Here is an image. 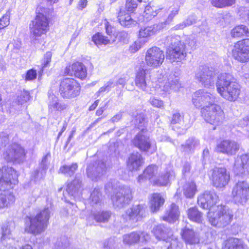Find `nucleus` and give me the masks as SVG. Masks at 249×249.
I'll list each match as a JSON object with an SVG mask.
<instances>
[{"label":"nucleus","instance_id":"obj_1","mask_svg":"<svg viewBox=\"0 0 249 249\" xmlns=\"http://www.w3.org/2000/svg\"><path fill=\"white\" fill-rule=\"evenodd\" d=\"M18 176L12 167H3L0 169V190L3 192L0 194V209L7 207L15 201L13 195L6 191L13 187L17 181Z\"/></svg>","mask_w":249,"mask_h":249},{"label":"nucleus","instance_id":"obj_2","mask_svg":"<svg viewBox=\"0 0 249 249\" xmlns=\"http://www.w3.org/2000/svg\"><path fill=\"white\" fill-rule=\"evenodd\" d=\"M234 80L230 74L223 73L218 75L216 82L218 93L230 101L236 100L240 93V86Z\"/></svg>","mask_w":249,"mask_h":249},{"label":"nucleus","instance_id":"obj_3","mask_svg":"<svg viewBox=\"0 0 249 249\" xmlns=\"http://www.w3.org/2000/svg\"><path fill=\"white\" fill-rule=\"evenodd\" d=\"M50 213V209L47 207L36 216L27 217L25 220V231L35 235L43 232L47 227Z\"/></svg>","mask_w":249,"mask_h":249},{"label":"nucleus","instance_id":"obj_4","mask_svg":"<svg viewBox=\"0 0 249 249\" xmlns=\"http://www.w3.org/2000/svg\"><path fill=\"white\" fill-rule=\"evenodd\" d=\"M164 43L168 45L166 51V58L171 62H180L187 56L185 43L180 40L178 36H168Z\"/></svg>","mask_w":249,"mask_h":249},{"label":"nucleus","instance_id":"obj_5","mask_svg":"<svg viewBox=\"0 0 249 249\" xmlns=\"http://www.w3.org/2000/svg\"><path fill=\"white\" fill-rule=\"evenodd\" d=\"M209 223L213 226L223 228L230 224L233 214L230 209L222 205H217L208 213Z\"/></svg>","mask_w":249,"mask_h":249},{"label":"nucleus","instance_id":"obj_6","mask_svg":"<svg viewBox=\"0 0 249 249\" xmlns=\"http://www.w3.org/2000/svg\"><path fill=\"white\" fill-rule=\"evenodd\" d=\"M47 10L41 6L37 7V15L33 22V26L31 28V33L35 38L45 34L49 30V22L46 17V11Z\"/></svg>","mask_w":249,"mask_h":249},{"label":"nucleus","instance_id":"obj_7","mask_svg":"<svg viewBox=\"0 0 249 249\" xmlns=\"http://www.w3.org/2000/svg\"><path fill=\"white\" fill-rule=\"evenodd\" d=\"M201 113L206 122L215 126L220 124L225 117L221 107L214 103L207 107V108H202Z\"/></svg>","mask_w":249,"mask_h":249},{"label":"nucleus","instance_id":"obj_8","mask_svg":"<svg viewBox=\"0 0 249 249\" xmlns=\"http://www.w3.org/2000/svg\"><path fill=\"white\" fill-rule=\"evenodd\" d=\"M132 143L141 152L148 154H152L157 150L156 145L152 143L147 131L143 129L135 136Z\"/></svg>","mask_w":249,"mask_h":249},{"label":"nucleus","instance_id":"obj_9","mask_svg":"<svg viewBox=\"0 0 249 249\" xmlns=\"http://www.w3.org/2000/svg\"><path fill=\"white\" fill-rule=\"evenodd\" d=\"M79 84L73 78H65L60 84L59 92L65 98H74L80 94Z\"/></svg>","mask_w":249,"mask_h":249},{"label":"nucleus","instance_id":"obj_10","mask_svg":"<svg viewBox=\"0 0 249 249\" xmlns=\"http://www.w3.org/2000/svg\"><path fill=\"white\" fill-rule=\"evenodd\" d=\"M232 56L235 60L241 63L249 61V38L234 43L232 49Z\"/></svg>","mask_w":249,"mask_h":249},{"label":"nucleus","instance_id":"obj_11","mask_svg":"<svg viewBox=\"0 0 249 249\" xmlns=\"http://www.w3.org/2000/svg\"><path fill=\"white\" fill-rule=\"evenodd\" d=\"M133 198L131 189L126 186L121 187L111 196V200L115 207L122 208L128 204Z\"/></svg>","mask_w":249,"mask_h":249},{"label":"nucleus","instance_id":"obj_12","mask_svg":"<svg viewBox=\"0 0 249 249\" xmlns=\"http://www.w3.org/2000/svg\"><path fill=\"white\" fill-rule=\"evenodd\" d=\"M249 185L244 180L238 181L233 186L231 192L233 201L238 204L243 205L248 199Z\"/></svg>","mask_w":249,"mask_h":249},{"label":"nucleus","instance_id":"obj_13","mask_svg":"<svg viewBox=\"0 0 249 249\" xmlns=\"http://www.w3.org/2000/svg\"><path fill=\"white\" fill-rule=\"evenodd\" d=\"M214 96L205 89H199L192 96L193 104L196 108H207V107L214 104Z\"/></svg>","mask_w":249,"mask_h":249},{"label":"nucleus","instance_id":"obj_14","mask_svg":"<svg viewBox=\"0 0 249 249\" xmlns=\"http://www.w3.org/2000/svg\"><path fill=\"white\" fill-rule=\"evenodd\" d=\"M163 52L159 48L153 47L148 49L145 56V61L147 66L157 68L164 61Z\"/></svg>","mask_w":249,"mask_h":249},{"label":"nucleus","instance_id":"obj_15","mask_svg":"<svg viewBox=\"0 0 249 249\" xmlns=\"http://www.w3.org/2000/svg\"><path fill=\"white\" fill-rule=\"evenodd\" d=\"M215 73L212 67L201 66L196 74V78L206 88L214 87Z\"/></svg>","mask_w":249,"mask_h":249},{"label":"nucleus","instance_id":"obj_16","mask_svg":"<svg viewBox=\"0 0 249 249\" xmlns=\"http://www.w3.org/2000/svg\"><path fill=\"white\" fill-rule=\"evenodd\" d=\"M230 176L225 167H215L212 174L213 185L216 188H222L227 185L230 180Z\"/></svg>","mask_w":249,"mask_h":249},{"label":"nucleus","instance_id":"obj_17","mask_svg":"<svg viewBox=\"0 0 249 249\" xmlns=\"http://www.w3.org/2000/svg\"><path fill=\"white\" fill-rule=\"evenodd\" d=\"M218 197L216 194L212 191H206L198 197V204L204 209H209V211L217 206Z\"/></svg>","mask_w":249,"mask_h":249},{"label":"nucleus","instance_id":"obj_18","mask_svg":"<svg viewBox=\"0 0 249 249\" xmlns=\"http://www.w3.org/2000/svg\"><path fill=\"white\" fill-rule=\"evenodd\" d=\"M24 156V149L17 144L9 146L3 153V157L7 161L19 162L23 160Z\"/></svg>","mask_w":249,"mask_h":249},{"label":"nucleus","instance_id":"obj_19","mask_svg":"<svg viewBox=\"0 0 249 249\" xmlns=\"http://www.w3.org/2000/svg\"><path fill=\"white\" fill-rule=\"evenodd\" d=\"M240 144L238 142L226 140L221 142L216 147V151L226 154L228 156H233L236 154L239 150Z\"/></svg>","mask_w":249,"mask_h":249},{"label":"nucleus","instance_id":"obj_20","mask_svg":"<svg viewBox=\"0 0 249 249\" xmlns=\"http://www.w3.org/2000/svg\"><path fill=\"white\" fill-rule=\"evenodd\" d=\"M146 207L142 204L133 205L126 211V219L132 222L140 221L145 214Z\"/></svg>","mask_w":249,"mask_h":249},{"label":"nucleus","instance_id":"obj_21","mask_svg":"<svg viewBox=\"0 0 249 249\" xmlns=\"http://www.w3.org/2000/svg\"><path fill=\"white\" fill-rule=\"evenodd\" d=\"M1 237L0 240V248L1 249H17L14 247L15 244V239L11 237L10 228L7 225H3L2 228Z\"/></svg>","mask_w":249,"mask_h":249},{"label":"nucleus","instance_id":"obj_22","mask_svg":"<svg viewBox=\"0 0 249 249\" xmlns=\"http://www.w3.org/2000/svg\"><path fill=\"white\" fill-rule=\"evenodd\" d=\"M48 110L50 112H62L68 108V105L60 101L51 90L48 91Z\"/></svg>","mask_w":249,"mask_h":249},{"label":"nucleus","instance_id":"obj_23","mask_svg":"<svg viewBox=\"0 0 249 249\" xmlns=\"http://www.w3.org/2000/svg\"><path fill=\"white\" fill-rule=\"evenodd\" d=\"M236 174H249V154H243L237 157L233 167Z\"/></svg>","mask_w":249,"mask_h":249},{"label":"nucleus","instance_id":"obj_24","mask_svg":"<svg viewBox=\"0 0 249 249\" xmlns=\"http://www.w3.org/2000/svg\"><path fill=\"white\" fill-rule=\"evenodd\" d=\"M158 176V166L155 164H151L145 169L142 175L139 176L138 181L141 183L148 179L154 184V180L157 179Z\"/></svg>","mask_w":249,"mask_h":249},{"label":"nucleus","instance_id":"obj_25","mask_svg":"<svg viewBox=\"0 0 249 249\" xmlns=\"http://www.w3.org/2000/svg\"><path fill=\"white\" fill-rule=\"evenodd\" d=\"M96 166L91 167L89 166L87 169L88 177L93 181H97L106 172V164L103 161H98Z\"/></svg>","mask_w":249,"mask_h":249},{"label":"nucleus","instance_id":"obj_26","mask_svg":"<svg viewBox=\"0 0 249 249\" xmlns=\"http://www.w3.org/2000/svg\"><path fill=\"white\" fill-rule=\"evenodd\" d=\"M149 239V234L144 232L141 233L132 232L123 236L124 243L128 245L137 243L140 240L142 242H146Z\"/></svg>","mask_w":249,"mask_h":249},{"label":"nucleus","instance_id":"obj_27","mask_svg":"<svg viewBox=\"0 0 249 249\" xmlns=\"http://www.w3.org/2000/svg\"><path fill=\"white\" fill-rule=\"evenodd\" d=\"M180 234L182 239L186 244L195 245L199 243V235L192 229L184 228L181 230Z\"/></svg>","mask_w":249,"mask_h":249},{"label":"nucleus","instance_id":"obj_28","mask_svg":"<svg viewBox=\"0 0 249 249\" xmlns=\"http://www.w3.org/2000/svg\"><path fill=\"white\" fill-rule=\"evenodd\" d=\"M163 28V23H158L142 27L139 30V37L143 40H148V38L159 32Z\"/></svg>","mask_w":249,"mask_h":249},{"label":"nucleus","instance_id":"obj_29","mask_svg":"<svg viewBox=\"0 0 249 249\" xmlns=\"http://www.w3.org/2000/svg\"><path fill=\"white\" fill-rule=\"evenodd\" d=\"M181 88V84L179 77L175 73L170 74L163 86V90L165 92H170L177 91Z\"/></svg>","mask_w":249,"mask_h":249},{"label":"nucleus","instance_id":"obj_30","mask_svg":"<svg viewBox=\"0 0 249 249\" xmlns=\"http://www.w3.org/2000/svg\"><path fill=\"white\" fill-rule=\"evenodd\" d=\"M144 163V159L139 152L131 154L127 160V167L131 171L139 170Z\"/></svg>","mask_w":249,"mask_h":249},{"label":"nucleus","instance_id":"obj_31","mask_svg":"<svg viewBox=\"0 0 249 249\" xmlns=\"http://www.w3.org/2000/svg\"><path fill=\"white\" fill-rule=\"evenodd\" d=\"M82 189V180L78 177L70 184L66 188V193H64V196L66 197V194L74 197L78 196L80 194Z\"/></svg>","mask_w":249,"mask_h":249},{"label":"nucleus","instance_id":"obj_32","mask_svg":"<svg viewBox=\"0 0 249 249\" xmlns=\"http://www.w3.org/2000/svg\"><path fill=\"white\" fill-rule=\"evenodd\" d=\"M175 174L174 171L171 169L161 173L159 174L157 179L154 180V185L159 186L167 185L170 182L174 179Z\"/></svg>","mask_w":249,"mask_h":249},{"label":"nucleus","instance_id":"obj_33","mask_svg":"<svg viewBox=\"0 0 249 249\" xmlns=\"http://www.w3.org/2000/svg\"><path fill=\"white\" fill-rule=\"evenodd\" d=\"M146 69L140 68L136 73L135 83L136 86L142 90H145L147 87L148 79L146 76Z\"/></svg>","mask_w":249,"mask_h":249},{"label":"nucleus","instance_id":"obj_34","mask_svg":"<svg viewBox=\"0 0 249 249\" xmlns=\"http://www.w3.org/2000/svg\"><path fill=\"white\" fill-rule=\"evenodd\" d=\"M179 215V211L178 206L173 203L162 216V219L168 222H174L178 219Z\"/></svg>","mask_w":249,"mask_h":249},{"label":"nucleus","instance_id":"obj_35","mask_svg":"<svg viewBox=\"0 0 249 249\" xmlns=\"http://www.w3.org/2000/svg\"><path fill=\"white\" fill-rule=\"evenodd\" d=\"M164 199L159 193L153 194L150 200V210L152 213L158 212L160 208L163 205Z\"/></svg>","mask_w":249,"mask_h":249},{"label":"nucleus","instance_id":"obj_36","mask_svg":"<svg viewBox=\"0 0 249 249\" xmlns=\"http://www.w3.org/2000/svg\"><path fill=\"white\" fill-rule=\"evenodd\" d=\"M153 232L157 239L164 241L172 234L170 230L161 225L155 227L153 229Z\"/></svg>","mask_w":249,"mask_h":249},{"label":"nucleus","instance_id":"obj_37","mask_svg":"<svg viewBox=\"0 0 249 249\" xmlns=\"http://www.w3.org/2000/svg\"><path fill=\"white\" fill-rule=\"evenodd\" d=\"M74 71V76L80 79L85 78L87 75L86 67L80 62H76L72 64Z\"/></svg>","mask_w":249,"mask_h":249},{"label":"nucleus","instance_id":"obj_38","mask_svg":"<svg viewBox=\"0 0 249 249\" xmlns=\"http://www.w3.org/2000/svg\"><path fill=\"white\" fill-rule=\"evenodd\" d=\"M170 234L165 240L167 249H182L183 247L182 242L172 233Z\"/></svg>","mask_w":249,"mask_h":249},{"label":"nucleus","instance_id":"obj_39","mask_svg":"<svg viewBox=\"0 0 249 249\" xmlns=\"http://www.w3.org/2000/svg\"><path fill=\"white\" fill-rule=\"evenodd\" d=\"M118 19L121 25L124 27H129L135 22L131 16L124 11H121L119 13Z\"/></svg>","mask_w":249,"mask_h":249},{"label":"nucleus","instance_id":"obj_40","mask_svg":"<svg viewBox=\"0 0 249 249\" xmlns=\"http://www.w3.org/2000/svg\"><path fill=\"white\" fill-rule=\"evenodd\" d=\"M187 214L189 219L193 222L198 223L202 222L203 214L196 207H192L188 209Z\"/></svg>","mask_w":249,"mask_h":249},{"label":"nucleus","instance_id":"obj_41","mask_svg":"<svg viewBox=\"0 0 249 249\" xmlns=\"http://www.w3.org/2000/svg\"><path fill=\"white\" fill-rule=\"evenodd\" d=\"M199 144L198 140L195 138H190L186 141L184 144H182L181 147L183 151L189 153L194 150Z\"/></svg>","mask_w":249,"mask_h":249},{"label":"nucleus","instance_id":"obj_42","mask_svg":"<svg viewBox=\"0 0 249 249\" xmlns=\"http://www.w3.org/2000/svg\"><path fill=\"white\" fill-rule=\"evenodd\" d=\"M162 10V8H158L154 5L146 6L145 8L143 16L147 20H150L157 16L159 12Z\"/></svg>","mask_w":249,"mask_h":249},{"label":"nucleus","instance_id":"obj_43","mask_svg":"<svg viewBox=\"0 0 249 249\" xmlns=\"http://www.w3.org/2000/svg\"><path fill=\"white\" fill-rule=\"evenodd\" d=\"M111 38L112 37L110 36V38H108V37L104 36L100 33H98L92 37V41L96 45H107L110 43L111 42L115 41L114 38L111 39Z\"/></svg>","mask_w":249,"mask_h":249},{"label":"nucleus","instance_id":"obj_44","mask_svg":"<svg viewBox=\"0 0 249 249\" xmlns=\"http://www.w3.org/2000/svg\"><path fill=\"white\" fill-rule=\"evenodd\" d=\"M196 191V186L194 182L186 183L184 186L183 193L186 197H193Z\"/></svg>","mask_w":249,"mask_h":249},{"label":"nucleus","instance_id":"obj_45","mask_svg":"<svg viewBox=\"0 0 249 249\" xmlns=\"http://www.w3.org/2000/svg\"><path fill=\"white\" fill-rule=\"evenodd\" d=\"M102 195L99 189L95 188L92 191L89 198L91 205H99L101 204Z\"/></svg>","mask_w":249,"mask_h":249},{"label":"nucleus","instance_id":"obj_46","mask_svg":"<svg viewBox=\"0 0 249 249\" xmlns=\"http://www.w3.org/2000/svg\"><path fill=\"white\" fill-rule=\"evenodd\" d=\"M196 21V16L195 15H190L182 22L175 26L173 29L175 30L183 29L184 28L195 23Z\"/></svg>","mask_w":249,"mask_h":249},{"label":"nucleus","instance_id":"obj_47","mask_svg":"<svg viewBox=\"0 0 249 249\" xmlns=\"http://www.w3.org/2000/svg\"><path fill=\"white\" fill-rule=\"evenodd\" d=\"M224 249H244V247L238 239L230 238L227 241Z\"/></svg>","mask_w":249,"mask_h":249},{"label":"nucleus","instance_id":"obj_48","mask_svg":"<svg viewBox=\"0 0 249 249\" xmlns=\"http://www.w3.org/2000/svg\"><path fill=\"white\" fill-rule=\"evenodd\" d=\"M248 28L244 25H238L235 27L231 31V36L233 37H238L244 35L248 36Z\"/></svg>","mask_w":249,"mask_h":249},{"label":"nucleus","instance_id":"obj_49","mask_svg":"<svg viewBox=\"0 0 249 249\" xmlns=\"http://www.w3.org/2000/svg\"><path fill=\"white\" fill-rule=\"evenodd\" d=\"M77 168V164L73 163L71 165H65L61 166L59 169V171L62 174L71 176L73 175Z\"/></svg>","mask_w":249,"mask_h":249},{"label":"nucleus","instance_id":"obj_50","mask_svg":"<svg viewBox=\"0 0 249 249\" xmlns=\"http://www.w3.org/2000/svg\"><path fill=\"white\" fill-rule=\"evenodd\" d=\"M111 216V213L110 212H99L97 213L93 214V217L94 219L98 222H107Z\"/></svg>","mask_w":249,"mask_h":249},{"label":"nucleus","instance_id":"obj_51","mask_svg":"<svg viewBox=\"0 0 249 249\" xmlns=\"http://www.w3.org/2000/svg\"><path fill=\"white\" fill-rule=\"evenodd\" d=\"M235 0H212V4L217 8H223L231 6L235 3Z\"/></svg>","mask_w":249,"mask_h":249},{"label":"nucleus","instance_id":"obj_52","mask_svg":"<svg viewBox=\"0 0 249 249\" xmlns=\"http://www.w3.org/2000/svg\"><path fill=\"white\" fill-rule=\"evenodd\" d=\"M70 243L68 239L64 237L58 239L53 249H69Z\"/></svg>","mask_w":249,"mask_h":249},{"label":"nucleus","instance_id":"obj_53","mask_svg":"<svg viewBox=\"0 0 249 249\" xmlns=\"http://www.w3.org/2000/svg\"><path fill=\"white\" fill-rule=\"evenodd\" d=\"M30 99V93L28 91H20L17 96V101L18 104L22 105Z\"/></svg>","mask_w":249,"mask_h":249},{"label":"nucleus","instance_id":"obj_54","mask_svg":"<svg viewBox=\"0 0 249 249\" xmlns=\"http://www.w3.org/2000/svg\"><path fill=\"white\" fill-rule=\"evenodd\" d=\"M179 10V7L178 6H174V7L171 8L170 10V13L168 16L167 18L165 20L164 23L165 24H169L173 20L174 18L178 14Z\"/></svg>","mask_w":249,"mask_h":249},{"label":"nucleus","instance_id":"obj_55","mask_svg":"<svg viewBox=\"0 0 249 249\" xmlns=\"http://www.w3.org/2000/svg\"><path fill=\"white\" fill-rule=\"evenodd\" d=\"M147 42V40H143L139 37V39L134 42L130 47V51L132 53H135Z\"/></svg>","mask_w":249,"mask_h":249},{"label":"nucleus","instance_id":"obj_56","mask_svg":"<svg viewBox=\"0 0 249 249\" xmlns=\"http://www.w3.org/2000/svg\"><path fill=\"white\" fill-rule=\"evenodd\" d=\"M115 84L112 80H110L107 82L104 86L101 87L99 90L97 92L96 94L97 96H99L100 94L105 92L108 91L110 90L111 88L114 87Z\"/></svg>","mask_w":249,"mask_h":249},{"label":"nucleus","instance_id":"obj_57","mask_svg":"<svg viewBox=\"0 0 249 249\" xmlns=\"http://www.w3.org/2000/svg\"><path fill=\"white\" fill-rule=\"evenodd\" d=\"M137 0H126L125 8L127 11L133 12L138 6Z\"/></svg>","mask_w":249,"mask_h":249},{"label":"nucleus","instance_id":"obj_58","mask_svg":"<svg viewBox=\"0 0 249 249\" xmlns=\"http://www.w3.org/2000/svg\"><path fill=\"white\" fill-rule=\"evenodd\" d=\"M52 55V53L50 52H48L45 53L42 63V68L48 67V64L51 61Z\"/></svg>","mask_w":249,"mask_h":249},{"label":"nucleus","instance_id":"obj_59","mask_svg":"<svg viewBox=\"0 0 249 249\" xmlns=\"http://www.w3.org/2000/svg\"><path fill=\"white\" fill-rule=\"evenodd\" d=\"M8 141V134L4 132H0V145H5Z\"/></svg>","mask_w":249,"mask_h":249},{"label":"nucleus","instance_id":"obj_60","mask_svg":"<svg viewBox=\"0 0 249 249\" xmlns=\"http://www.w3.org/2000/svg\"><path fill=\"white\" fill-rule=\"evenodd\" d=\"M36 71L33 69L27 71L25 77V80H33L36 77Z\"/></svg>","mask_w":249,"mask_h":249},{"label":"nucleus","instance_id":"obj_61","mask_svg":"<svg viewBox=\"0 0 249 249\" xmlns=\"http://www.w3.org/2000/svg\"><path fill=\"white\" fill-rule=\"evenodd\" d=\"M149 102L151 105L155 107H160L163 106V102L162 101L155 97L151 98Z\"/></svg>","mask_w":249,"mask_h":249},{"label":"nucleus","instance_id":"obj_62","mask_svg":"<svg viewBox=\"0 0 249 249\" xmlns=\"http://www.w3.org/2000/svg\"><path fill=\"white\" fill-rule=\"evenodd\" d=\"M182 122V118L179 113H176L173 115L171 123L172 124H180Z\"/></svg>","mask_w":249,"mask_h":249},{"label":"nucleus","instance_id":"obj_63","mask_svg":"<svg viewBox=\"0 0 249 249\" xmlns=\"http://www.w3.org/2000/svg\"><path fill=\"white\" fill-rule=\"evenodd\" d=\"M145 120V118L143 114H140L136 116V124H138L139 127L142 126L143 125Z\"/></svg>","mask_w":249,"mask_h":249},{"label":"nucleus","instance_id":"obj_64","mask_svg":"<svg viewBox=\"0 0 249 249\" xmlns=\"http://www.w3.org/2000/svg\"><path fill=\"white\" fill-rule=\"evenodd\" d=\"M51 157V154L50 153H47L45 156H44L41 161V165L42 166V168L43 169H46L47 168L48 166V158Z\"/></svg>","mask_w":249,"mask_h":249}]
</instances>
